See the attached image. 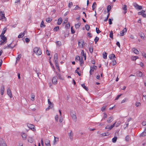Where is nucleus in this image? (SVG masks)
I'll list each match as a JSON object with an SVG mask.
<instances>
[{
    "instance_id": "f257e3e1",
    "label": "nucleus",
    "mask_w": 146,
    "mask_h": 146,
    "mask_svg": "<svg viewBox=\"0 0 146 146\" xmlns=\"http://www.w3.org/2000/svg\"><path fill=\"white\" fill-rule=\"evenodd\" d=\"M1 39L3 40H1L0 41V45H2L6 43L7 42V38L4 35H0V36Z\"/></svg>"
},
{
    "instance_id": "f03ea898",
    "label": "nucleus",
    "mask_w": 146,
    "mask_h": 146,
    "mask_svg": "<svg viewBox=\"0 0 146 146\" xmlns=\"http://www.w3.org/2000/svg\"><path fill=\"white\" fill-rule=\"evenodd\" d=\"M33 52L38 55H40L42 54L41 49L40 48L35 47L34 48Z\"/></svg>"
},
{
    "instance_id": "7ed1b4c3",
    "label": "nucleus",
    "mask_w": 146,
    "mask_h": 146,
    "mask_svg": "<svg viewBox=\"0 0 146 146\" xmlns=\"http://www.w3.org/2000/svg\"><path fill=\"white\" fill-rule=\"evenodd\" d=\"M6 18L5 16V14L2 11H0V20L5 21Z\"/></svg>"
},
{
    "instance_id": "20e7f679",
    "label": "nucleus",
    "mask_w": 146,
    "mask_h": 146,
    "mask_svg": "<svg viewBox=\"0 0 146 146\" xmlns=\"http://www.w3.org/2000/svg\"><path fill=\"white\" fill-rule=\"evenodd\" d=\"M58 78L56 76H54L52 80V83L54 85L56 84L58 82Z\"/></svg>"
},
{
    "instance_id": "39448f33",
    "label": "nucleus",
    "mask_w": 146,
    "mask_h": 146,
    "mask_svg": "<svg viewBox=\"0 0 146 146\" xmlns=\"http://www.w3.org/2000/svg\"><path fill=\"white\" fill-rule=\"evenodd\" d=\"M78 46L79 47L83 48V45L84 44V41L83 40L80 39L78 41Z\"/></svg>"
},
{
    "instance_id": "423d86ee",
    "label": "nucleus",
    "mask_w": 146,
    "mask_h": 146,
    "mask_svg": "<svg viewBox=\"0 0 146 146\" xmlns=\"http://www.w3.org/2000/svg\"><path fill=\"white\" fill-rule=\"evenodd\" d=\"M0 146H7L4 140L1 138H0Z\"/></svg>"
},
{
    "instance_id": "0eeeda50",
    "label": "nucleus",
    "mask_w": 146,
    "mask_h": 146,
    "mask_svg": "<svg viewBox=\"0 0 146 146\" xmlns=\"http://www.w3.org/2000/svg\"><path fill=\"white\" fill-rule=\"evenodd\" d=\"M133 6L137 9L141 10L142 9V6L139 5L136 3H133Z\"/></svg>"
},
{
    "instance_id": "6e6552de",
    "label": "nucleus",
    "mask_w": 146,
    "mask_h": 146,
    "mask_svg": "<svg viewBox=\"0 0 146 146\" xmlns=\"http://www.w3.org/2000/svg\"><path fill=\"white\" fill-rule=\"evenodd\" d=\"M116 123V122H115L111 126L109 125L106 126L105 127V129H109V130L111 129L115 126Z\"/></svg>"
},
{
    "instance_id": "1a4fd4ad",
    "label": "nucleus",
    "mask_w": 146,
    "mask_h": 146,
    "mask_svg": "<svg viewBox=\"0 0 146 146\" xmlns=\"http://www.w3.org/2000/svg\"><path fill=\"white\" fill-rule=\"evenodd\" d=\"M27 33V31L26 30H25L23 33H21L18 36V38H20L23 37L24 36L25 33Z\"/></svg>"
},
{
    "instance_id": "9d476101",
    "label": "nucleus",
    "mask_w": 146,
    "mask_h": 146,
    "mask_svg": "<svg viewBox=\"0 0 146 146\" xmlns=\"http://www.w3.org/2000/svg\"><path fill=\"white\" fill-rule=\"evenodd\" d=\"M127 31V29L126 28H125L120 32V35L121 36H123L124 35L125 32H126Z\"/></svg>"
},
{
    "instance_id": "9b49d317",
    "label": "nucleus",
    "mask_w": 146,
    "mask_h": 146,
    "mask_svg": "<svg viewBox=\"0 0 146 146\" xmlns=\"http://www.w3.org/2000/svg\"><path fill=\"white\" fill-rule=\"evenodd\" d=\"M7 94L11 98L12 97L11 90L10 88H8L7 90Z\"/></svg>"
},
{
    "instance_id": "f8f14e48",
    "label": "nucleus",
    "mask_w": 146,
    "mask_h": 146,
    "mask_svg": "<svg viewBox=\"0 0 146 146\" xmlns=\"http://www.w3.org/2000/svg\"><path fill=\"white\" fill-rule=\"evenodd\" d=\"M27 126L29 128L31 129L32 130H34L35 128L34 126V125L30 124H27Z\"/></svg>"
},
{
    "instance_id": "ddd939ff",
    "label": "nucleus",
    "mask_w": 146,
    "mask_h": 146,
    "mask_svg": "<svg viewBox=\"0 0 146 146\" xmlns=\"http://www.w3.org/2000/svg\"><path fill=\"white\" fill-rule=\"evenodd\" d=\"M50 141L48 139H46L45 140V143L46 146H50Z\"/></svg>"
},
{
    "instance_id": "4468645a",
    "label": "nucleus",
    "mask_w": 146,
    "mask_h": 146,
    "mask_svg": "<svg viewBox=\"0 0 146 146\" xmlns=\"http://www.w3.org/2000/svg\"><path fill=\"white\" fill-rule=\"evenodd\" d=\"M110 59V60H112L116 58V57L115 54H110L109 56Z\"/></svg>"
},
{
    "instance_id": "2eb2a0df",
    "label": "nucleus",
    "mask_w": 146,
    "mask_h": 146,
    "mask_svg": "<svg viewBox=\"0 0 146 146\" xmlns=\"http://www.w3.org/2000/svg\"><path fill=\"white\" fill-rule=\"evenodd\" d=\"M56 74L58 78L59 79L61 80H63L64 78L62 77V76L61 75V74L60 73H59L58 72H56Z\"/></svg>"
},
{
    "instance_id": "dca6fc26",
    "label": "nucleus",
    "mask_w": 146,
    "mask_h": 146,
    "mask_svg": "<svg viewBox=\"0 0 146 146\" xmlns=\"http://www.w3.org/2000/svg\"><path fill=\"white\" fill-rule=\"evenodd\" d=\"M136 75L138 77H142L143 76V74L141 72L138 71L136 72Z\"/></svg>"
},
{
    "instance_id": "f3484780",
    "label": "nucleus",
    "mask_w": 146,
    "mask_h": 146,
    "mask_svg": "<svg viewBox=\"0 0 146 146\" xmlns=\"http://www.w3.org/2000/svg\"><path fill=\"white\" fill-rule=\"evenodd\" d=\"M58 55L57 53H55L54 55V62H56L58 61Z\"/></svg>"
},
{
    "instance_id": "a211bd4d",
    "label": "nucleus",
    "mask_w": 146,
    "mask_h": 146,
    "mask_svg": "<svg viewBox=\"0 0 146 146\" xmlns=\"http://www.w3.org/2000/svg\"><path fill=\"white\" fill-rule=\"evenodd\" d=\"M21 54H19L17 57L16 58L15 64H17V61L20 60V59L21 58Z\"/></svg>"
},
{
    "instance_id": "6ab92c4d",
    "label": "nucleus",
    "mask_w": 146,
    "mask_h": 146,
    "mask_svg": "<svg viewBox=\"0 0 146 146\" xmlns=\"http://www.w3.org/2000/svg\"><path fill=\"white\" fill-rule=\"evenodd\" d=\"M54 140L53 141V145H55L56 143L58 141V138L54 136Z\"/></svg>"
},
{
    "instance_id": "aec40b11",
    "label": "nucleus",
    "mask_w": 146,
    "mask_h": 146,
    "mask_svg": "<svg viewBox=\"0 0 146 146\" xmlns=\"http://www.w3.org/2000/svg\"><path fill=\"white\" fill-rule=\"evenodd\" d=\"M72 118L73 120L76 121L77 119V117L76 114H71Z\"/></svg>"
},
{
    "instance_id": "412c9836",
    "label": "nucleus",
    "mask_w": 146,
    "mask_h": 146,
    "mask_svg": "<svg viewBox=\"0 0 146 146\" xmlns=\"http://www.w3.org/2000/svg\"><path fill=\"white\" fill-rule=\"evenodd\" d=\"M113 117L112 116L110 117L107 120V122L108 123H110L113 121Z\"/></svg>"
},
{
    "instance_id": "4be33fe9",
    "label": "nucleus",
    "mask_w": 146,
    "mask_h": 146,
    "mask_svg": "<svg viewBox=\"0 0 146 146\" xmlns=\"http://www.w3.org/2000/svg\"><path fill=\"white\" fill-rule=\"evenodd\" d=\"M4 86H2L1 89V95H3L4 94Z\"/></svg>"
},
{
    "instance_id": "5701e85b",
    "label": "nucleus",
    "mask_w": 146,
    "mask_h": 146,
    "mask_svg": "<svg viewBox=\"0 0 146 146\" xmlns=\"http://www.w3.org/2000/svg\"><path fill=\"white\" fill-rule=\"evenodd\" d=\"M62 19L61 17L59 18L57 24L58 25H60L62 22Z\"/></svg>"
},
{
    "instance_id": "b1692460",
    "label": "nucleus",
    "mask_w": 146,
    "mask_h": 146,
    "mask_svg": "<svg viewBox=\"0 0 146 146\" xmlns=\"http://www.w3.org/2000/svg\"><path fill=\"white\" fill-rule=\"evenodd\" d=\"M81 25V23L80 22L78 23L77 24H75V27L76 29H78Z\"/></svg>"
},
{
    "instance_id": "393cba45",
    "label": "nucleus",
    "mask_w": 146,
    "mask_h": 146,
    "mask_svg": "<svg viewBox=\"0 0 146 146\" xmlns=\"http://www.w3.org/2000/svg\"><path fill=\"white\" fill-rule=\"evenodd\" d=\"M139 35L140 36L141 38L142 39H143L145 36L144 34L143 33H139Z\"/></svg>"
},
{
    "instance_id": "a878e982",
    "label": "nucleus",
    "mask_w": 146,
    "mask_h": 146,
    "mask_svg": "<svg viewBox=\"0 0 146 146\" xmlns=\"http://www.w3.org/2000/svg\"><path fill=\"white\" fill-rule=\"evenodd\" d=\"M23 139L25 140L27 138V135L25 133H23L21 135Z\"/></svg>"
},
{
    "instance_id": "bb28decb",
    "label": "nucleus",
    "mask_w": 146,
    "mask_h": 146,
    "mask_svg": "<svg viewBox=\"0 0 146 146\" xmlns=\"http://www.w3.org/2000/svg\"><path fill=\"white\" fill-rule=\"evenodd\" d=\"M12 44V43H11V44H9L5 48H4L5 49L6 48H14L15 46H11V44Z\"/></svg>"
},
{
    "instance_id": "cd10ccee",
    "label": "nucleus",
    "mask_w": 146,
    "mask_h": 146,
    "mask_svg": "<svg viewBox=\"0 0 146 146\" xmlns=\"http://www.w3.org/2000/svg\"><path fill=\"white\" fill-rule=\"evenodd\" d=\"M103 58L104 59H106L107 58V53L105 52H104L103 54Z\"/></svg>"
},
{
    "instance_id": "c85d7f7f",
    "label": "nucleus",
    "mask_w": 146,
    "mask_h": 146,
    "mask_svg": "<svg viewBox=\"0 0 146 146\" xmlns=\"http://www.w3.org/2000/svg\"><path fill=\"white\" fill-rule=\"evenodd\" d=\"M96 2H94L93 3L92 7V10L94 11L96 8Z\"/></svg>"
},
{
    "instance_id": "c756f323",
    "label": "nucleus",
    "mask_w": 146,
    "mask_h": 146,
    "mask_svg": "<svg viewBox=\"0 0 146 146\" xmlns=\"http://www.w3.org/2000/svg\"><path fill=\"white\" fill-rule=\"evenodd\" d=\"M94 71V69L92 66H91L90 67V75L92 74V72Z\"/></svg>"
},
{
    "instance_id": "7c9ffc66",
    "label": "nucleus",
    "mask_w": 146,
    "mask_h": 146,
    "mask_svg": "<svg viewBox=\"0 0 146 146\" xmlns=\"http://www.w3.org/2000/svg\"><path fill=\"white\" fill-rule=\"evenodd\" d=\"M82 87L86 90L88 91V88L84 84H81Z\"/></svg>"
},
{
    "instance_id": "2f4dec72",
    "label": "nucleus",
    "mask_w": 146,
    "mask_h": 146,
    "mask_svg": "<svg viewBox=\"0 0 146 146\" xmlns=\"http://www.w3.org/2000/svg\"><path fill=\"white\" fill-rule=\"evenodd\" d=\"M28 141L29 142L32 143L33 142V139L30 137H28Z\"/></svg>"
},
{
    "instance_id": "473e14b6",
    "label": "nucleus",
    "mask_w": 146,
    "mask_h": 146,
    "mask_svg": "<svg viewBox=\"0 0 146 146\" xmlns=\"http://www.w3.org/2000/svg\"><path fill=\"white\" fill-rule=\"evenodd\" d=\"M48 104L52 107H53V104L50 101V99H48Z\"/></svg>"
},
{
    "instance_id": "72a5a7b5",
    "label": "nucleus",
    "mask_w": 146,
    "mask_h": 146,
    "mask_svg": "<svg viewBox=\"0 0 146 146\" xmlns=\"http://www.w3.org/2000/svg\"><path fill=\"white\" fill-rule=\"evenodd\" d=\"M132 50L136 54H138L139 52L137 49L135 48H133L132 49Z\"/></svg>"
},
{
    "instance_id": "f704fd0d",
    "label": "nucleus",
    "mask_w": 146,
    "mask_h": 146,
    "mask_svg": "<svg viewBox=\"0 0 146 146\" xmlns=\"http://www.w3.org/2000/svg\"><path fill=\"white\" fill-rule=\"evenodd\" d=\"M146 135V132L144 131L140 135V137H143Z\"/></svg>"
},
{
    "instance_id": "c9c22d12",
    "label": "nucleus",
    "mask_w": 146,
    "mask_h": 146,
    "mask_svg": "<svg viewBox=\"0 0 146 146\" xmlns=\"http://www.w3.org/2000/svg\"><path fill=\"white\" fill-rule=\"evenodd\" d=\"M138 57L137 56H134L131 57V59L132 60L135 61L137 59H138Z\"/></svg>"
},
{
    "instance_id": "e433bc0d",
    "label": "nucleus",
    "mask_w": 146,
    "mask_h": 146,
    "mask_svg": "<svg viewBox=\"0 0 146 146\" xmlns=\"http://www.w3.org/2000/svg\"><path fill=\"white\" fill-rule=\"evenodd\" d=\"M69 136L70 137V139L71 140H72V137L73 136V133H72V131L69 133Z\"/></svg>"
},
{
    "instance_id": "4c0bfd02",
    "label": "nucleus",
    "mask_w": 146,
    "mask_h": 146,
    "mask_svg": "<svg viewBox=\"0 0 146 146\" xmlns=\"http://www.w3.org/2000/svg\"><path fill=\"white\" fill-rule=\"evenodd\" d=\"M80 62V65L81 66H82L83 64L84 63V61L83 60V58L82 57L81 58V59L79 60Z\"/></svg>"
},
{
    "instance_id": "58836bf2",
    "label": "nucleus",
    "mask_w": 146,
    "mask_h": 146,
    "mask_svg": "<svg viewBox=\"0 0 146 146\" xmlns=\"http://www.w3.org/2000/svg\"><path fill=\"white\" fill-rule=\"evenodd\" d=\"M52 21V19L50 18H48L46 19V21L48 23H50Z\"/></svg>"
},
{
    "instance_id": "ea45409f",
    "label": "nucleus",
    "mask_w": 146,
    "mask_h": 146,
    "mask_svg": "<svg viewBox=\"0 0 146 146\" xmlns=\"http://www.w3.org/2000/svg\"><path fill=\"white\" fill-rule=\"evenodd\" d=\"M112 63V64L113 66L115 65L116 64V60H115V59H113L112 60V62L111 63Z\"/></svg>"
},
{
    "instance_id": "a19ab883",
    "label": "nucleus",
    "mask_w": 146,
    "mask_h": 146,
    "mask_svg": "<svg viewBox=\"0 0 146 146\" xmlns=\"http://www.w3.org/2000/svg\"><path fill=\"white\" fill-rule=\"evenodd\" d=\"M111 9V7L110 5H108V6L107 7V9L108 11V13L110 11Z\"/></svg>"
},
{
    "instance_id": "79ce46f5",
    "label": "nucleus",
    "mask_w": 146,
    "mask_h": 146,
    "mask_svg": "<svg viewBox=\"0 0 146 146\" xmlns=\"http://www.w3.org/2000/svg\"><path fill=\"white\" fill-rule=\"evenodd\" d=\"M109 133L108 132H107L106 133H103L102 134V136H108L109 135Z\"/></svg>"
},
{
    "instance_id": "37998d69",
    "label": "nucleus",
    "mask_w": 146,
    "mask_h": 146,
    "mask_svg": "<svg viewBox=\"0 0 146 146\" xmlns=\"http://www.w3.org/2000/svg\"><path fill=\"white\" fill-rule=\"evenodd\" d=\"M89 51L90 52L92 53L93 52V47L91 46L89 47Z\"/></svg>"
},
{
    "instance_id": "c03bdc74",
    "label": "nucleus",
    "mask_w": 146,
    "mask_h": 146,
    "mask_svg": "<svg viewBox=\"0 0 146 146\" xmlns=\"http://www.w3.org/2000/svg\"><path fill=\"white\" fill-rule=\"evenodd\" d=\"M6 30V28H4L3 29V30L2 31L1 34V35H3L5 33Z\"/></svg>"
},
{
    "instance_id": "a18cd8bd",
    "label": "nucleus",
    "mask_w": 146,
    "mask_h": 146,
    "mask_svg": "<svg viewBox=\"0 0 146 146\" xmlns=\"http://www.w3.org/2000/svg\"><path fill=\"white\" fill-rule=\"evenodd\" d=\"M110 37L112 39L113 38V33L112 31H111V32H110Z\"/></svg>"
},
{
    "instance_id": "49530a36",
    "label": "nucleus",
    "mask_w": 146,
    "mask_h": 146,
    "mask_svg": "<svg viewBox=\"0 0 146 146\" xmlns=\"http://www.w3.org/2000/svg\"><path fill=\"white\" fill-rule=\"evenodd\" d=\"M85 28L87 31H88L90 29V27L89 25H86L85 26Z\"/></svg>"
},
{
    "instance_id": "de8ad7c7",
    "label": "nucleus",
    "mask_w": 146,
    "mask_h": 146,
    "mask_svg": "<svg viewBox=\"0 0 146 146\" xmlns=\"http://www.w3.org/2000/svg\"><path fill=\"white\" fill-rule=\"evenodd\" d=\"M56 44L59 46H60L61 45V42L60 41H57L56 42Z\"/></svg>"
},
{
    "instance_id": "09e8293b",
    "label": "nucleus",
    "mask_w": 146,
    "mask_h": 146,
    "mask_svg": "<svg viewBox=\"0 0 146 146\" xmlns=\"http://www.w3.org/2000/svg\"><path fill=\"white\" fill-rule=\"evenodd\" d=\"M35 96L33 94H32L31 97V100L33 101L35 100Z\"/></svg>"
},
{
    "instance_id": "8fccbe9b",
    "label": "nucleus",
    "mask_w": 146,
    "mask_h": 146,
    "mask_svg": "<svg viewBox=\"0 0 146 146\" xmlns=\"http://www.w3.org/2000/svg\"><path fill=\"white\" fill-rule=\"evenodd\" d=\"M117 137H113L112 139V142L114 143H115L117 141Z\"/></svg>"
},
{
    "instance_id": "3c124183",
    "label": "nucleus",
    "mask_w": 146,
    "mask_h": 146,
    "mask_svg": "<svg viewBox=\"0 0 146 146\" xmlns=\"http://www.w3.org/2000/svg\"><path fill=\"white\" fill-rule=\"evenodd\" d=\"M45 25L44 24V22L43 21H42L41 22V23L40 25V27H45Z\"/></svg>"
},
{
    "instance_id": "603ef678",
    "label": "nucleus",
    "mask_w": 146,
    "mask_h": 146,
    "mask_svg": "<svg viewBox=\"0 0 146 146\" xmlns=\"http://www.w3.org/2000/svg\"><path fill=\"white\" fill-rule=\"evenodd\" d=\"M99 40V38L97 36H96L94 40L95 44L96 43V42L98 41Z\"/></svg>"
},
{
    "instance_id": "864d4df0",
    "label": "nucleus",
    "mask_w": 146,
    "mask_h": 146,
    "mask_svg": "<svg viewBox=\"0 0 146 146\" xmlns=\"http://www.w3.org/2000/svg\"><path fill=\"white\" fill-rule=\"evenodd\" d=\"M73 5L72 3V2H69L68 5V7L69 8H71V7Z\"/></svg>"
},
{
    "instance_id": "5fc2aeb1",
    "label": "nucleus",
    "mask_w": 146,
    "mask_h": 146,
    "mask_svg": "<svg viewBox=\"0 0 146 146\" xmlns=\"http://www.w3.org/2000/svg\"><path fill=\"white\" fill-rule=\"evenodd\" d=\"M96 31L97 34H99L100 33H101V31L99 30L98 28V27H96Z\"/></svg>"
},
{
    "instance_id": "6e6d98bb",
    "label": "nucleus",
    "mask_w": 146,
    "mask_h": 146,
    "mask_svg": "<svg viewBox=\"0 0 146 146\" xmlns=\"http://www.w3.org/2000/svg\"><path fill=\"white\" fill-rule=\"evenodd\" d=\"M81 59L80 57L78 56H76V57L75 60L76 61V60H79Z\"/></svg>"
},
{
    "instance_id": "4d7b16f0",
    "label": "nucleus",
    "mask_w": 146,
    "mask_h": 146,
    "mask_svg": "<svg viewBox=\"0 0 146 146\" xmlns=\"http://www.w3.org/2000/svg\"><path fill=\"white\" fill-rule=\"evenodd\" d=\"M35 71L36 72V73L37 74L38 76V77L39 78V74H41L40 73H39V72L36 70H35Z\"/></svg>"
},
{
    "instance_id": "13d9d810",
    "label": "nucleus",
    "mask_w": 146,
    "mask_h": 146,
    "mask_svg": "<svg viewBox=\"0 0 146 146\" xmlns=\"http://www.w3.org/2000/svg\"><path fill=\"white\" fill-rule=\"evenodd\" d=\"M59 27L58 26H57L54 29V31H57L59 30Z\"/></svg>"
},
{
    "instance_id": "bf43d9fd",
    "label": "nucleus",
    "mask_w": 146,
    "mask_h": 146,
    "mask_svg": "<svg viewBox=\"0 0 146 146\" xmlns=\"http://www.w3.org/2000/svg\"><path fill=\"white\" fill-rule=\"evenodd\" d=\"M70 27V25L69 24H66L65 26V28L67 29H69Z\"/></svg>"
},
{
    "instance_id": "052dcab7",
    "label": "nucleus",
    "mask_w": 146,
    "mask_h": 146,
    "mask_svg": "<svg viewBox=\"0 0 146 146\" xmlns=\"http://www.w3.org/2000/svg\"><path fill=\"white\" fill-rule=\"evenodd\" d=\"M71 31L72 34H73L75 33V31L73 30L72 27H71Z\"/></svg>"
},
{
    "instance_id": "680f3d73",
    "label": "nucleus",
    "mask_w": 146,
    "mask_h": 146,
    "mask_svg": "<svg viewBox=\"0 0 146 146\" xmlns=\"http://www.w3.org/2000/svg\"><path fill=\"white\" fill-rule=\"evenodd\" d=\"M135 105L137 107H138L141 105V103L139 102H137L135 103Z\"/></svg>"
},
{
    "instance_id": "e2e57ef3",
    "label": "nucleus",
    "mask_w": 146,
    "mask_h": 146,
    "mask_svg": "<svg viewBox=\"0 0 146 146\" xmlns=\"http://www.w3.org/2000/svg\"><path fill=\"white\" fill-rule=\"evenodd\" d=\"M122 9L123 10H127V8L126 5H124Z\"/></svg>"
},
{
    "instance_id": "0e129e2a",
    "label": "nucleus",
    "mask_w": 146,
    "mask_h": 146,
    "mask_svg": "<svg viewBox=\"0 0 146 146\" xmlns=\"http://www.w3.org/2000/svg\"><path fill=\"white\" fill-rule=\"evenodd\" d=\"M20 0H16L15 2V5H17L18 3L19 4Z\"/></svg>"
},
{
    "instance_id": "69168bd1",
    "label": "nucleus",
    "mask_w": 146,
    "mask_h": 146,
    "mask_svg": "<svg viewBox=\"0 0 146 146\" xmlns=\"http://www.w3.org/2000/svg\"><path fill=\"white\" fill-rule=\"evenodd\" d=\"M59 119V117L58 115H56L55 117V119L56 121H58Z\"/></svg>"
},
{
    "instance_id": "338daca9",
    "label": "nucleus",
    "mask_w": 146,
    "mask_h": 146,
    "mask_svg": "<svg viewBox=\"0 0 146 146\" xmlns=\"http://www.w3.org/2000/svg\"><path fill=\"white\" fill-rule=\"evenodd\" d=\"M25 42H29L30 40L28 38H26L25 39Z\"/></svg>"
},
{
    "instance_id": "774afa93",
    "label": "nucleus",
    "mask_w": 146,
    "mask_h": 146,
    "mask_svg": "<svg viewBox=\"0 0 146 146\" xmlns=\"http://www.w3.org/2000/svg\"><path fill=\"white\" fill-rule=\"evenodd\" d=\"M106 109V107L105 106H103L102 107L101 109V110L102 111H104Z\"/></svg>"
}]
</instances>
